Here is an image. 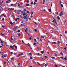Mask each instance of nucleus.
Returning <instances> with one entry per match:
<instances>
[{
	"label": "nucleus",
	"mask_w": 67,
	"mask_h": 67,
	"mask_svg": "<svg viewBox=\"0 0 67 67\" xmlns=\"http://www.w3.org/2000/svg\"><path fill=\"white\" fill-rule=\"evenodd\" d=\"M23 18L24 19L26 20V19H28L29 18V16H24Z\"/></svg>",
	"instance_id": "f257e3e1"
},
{
	"label": "nucleus",
	"mask_w": 67,
	"mask_h": 67,
	"mask_svg": "<svg viewBox=\"0 0 67 67\" xmlns=\"http://www.w3.org/2000/svg\"><path fill=\"white\" fill-rule=\"evenodd\" d=\"M63 14H64V13H63V12H61L60 13V14L59 15L60 16H62V15H63Z\"/></svg>",
	"instance_id": "f03ea898"
},
{
	"label": "nucleus",
	"mask_w": 67,
	"mask_h": 67,
	"mask_svg": "<svg viewBox=\"0 0 67 67\" xmlns=\"http://www.w3.org/2000/svg\"><path fill=\"white\" fill-rule=\"evenodd\" d=\"M9 11H11V10H14V8H9Z\"/></svg>",
	"instance_id": "7ed1b4c3"
},
{
	"label": "nucleus",
	"mask_w": 67,
	"mask_h": 67,
	"mask_svg": "<svg viewBox=\"0 0 67 67\" xmlns=\"http://www.w3.org/2000/svg\"><path fill=\"white\" fill-rule=\"evenodd\" d=\"M21 26H25V23H24L22 24H21Z\"/></svg>",
	"instance_id": "20e7f679"
},
{
	"label": "nucleus",
	"mask_w": 67,
	"mask_h": 67,
	"mask_svg": "<svg viewBox=\"0 0 67 67\" xmlns=\"http://www.w3.org/2000/svg\"><path fill=\"white\" fill-rule=\"evenodd\" d=\"M15 46V45H14L12 46V49H14V47Z\"/></svg>",
	"instance_id": "39448f33"
},
{
	"label": "nucleus",
	"mask_w": 67,
	"mask_h": 67,
	"mask_svg": "<svg viewBox=\"0 0 67 67\" xmlns=\"http://www.w3.org/2000/svg\"><path fill=\"white\" fill-rule=\"evenodd\" d=\"M9 24H11L12 25L13 24V23L12 22H10Z\"/></svg>",
	"instance_id": "423d86ee"
},
{
	"label": "nucleus",
	"mask_w": 67,
	"mask_h": 67,
	"mask_svg": "<svg viewBox=\"0 0 67 67\" xmlns=\"http://www.w3.org/2000/svg\"><path fill=\"white\" fill-rule=\"evenodd\" d=\"M49 12H51V9H49Z\"/></svg>",
	"instance_id": "0eeeda50"
},
{
	"label": "nucleus",
	"mask_w": 67,
	"mask_h": 67,
	"mask_svg": "<svg viewBox=\"0 0 67 67\" xmlns=\"http://www.w3.org/2000/svg\"><path fill=\"white\" fill-rule=\"evenodd\" d=\"M34 23L35 24H36V25H38V23H36L35 22H34Z\"/></svg>",
	"instance_id": "6e6552de"
},
{
	"label": "nucleus",
	"mask_w": 67,
	"mask_h": 67,
	"mask_svg": "<svg viewBox=\"0 0 67 67\" xmlns=\"http://www.w3.org/2000/svg\"><path fill=\"white\" fill-rule=\"evenodd\" d=\"M29 5H30V4H26V7H27V6H29Z\"/></svg>",
	"instance_id": "1a4fd4ad"
},
{
	"label": "nucleus",
	"mask_w": 67,
	"mask_h": 67,
	"mask_svg": "<svg viewBox=\"0 0 67 67\" xmlns=\"http://www.w3.org/2000/svg\"><path fill=\"white\" fill-rule=\"evenodd\" d=\"M19 8L21 9H22V8H23V7L22 6H20L19 7Z\"/></svg>",
	"instance_id": "9d476101"
},
{
	"label": "nucleus",
	"mask_w": 67,
	"mask_h": 67,
	"mask_svg": "<svg viewBox=\"0 0 67 67\" xmlns=\"http://www.w3.org/2000/svg\"><path fill=\"white\" fill-rule=\"evenodd\" d=\"M29 0H27V3H29Z\"/></svg>",
	"instance_id": "9b49d317"
},
{
	"label": "nucleus",
	"mask_w": 67,
	"mask_h": 67,
	"mask_svg": "<svg viewBox=\"0 0 67 67\" xmlns=\"http://www.w3.org/2000/svg\"><path fill=\"white\" fill-rule=\"evenodd\" d=\"M41 52L42 54H44V51H41Z\"/></svg>",
	"instance_id": "f8f14e48"
},
{
	"label": "nucleus",
	"mask_w": 67,
	"mask_h": 67,
	"mask_svg": "<svg viewBox=\"0 0 67 67\" xmlns=\"http://www.w3.org/2000/svg\"><path fill=\"white\" fill-rule=\"evenodd\" d=\"M16 29H15V28H14V31H15L16 30Z\"/></svg>",
	"instance_id": "ddd939ff"
},
{
	"label": "nucleus",
	"mask_w": 67,
	"mask_h": 67,
	"mask_svg": "<svg viewBox=\"0 0 67 67\" xmlns=\"http://www.w3.org/2000/svg\"><path fill=\"white\" fill-rule=\"evenodd\" d=\"M25 15H26L25 16H29L28 14H27L26 13H25Z\"/></svg>",
	"instance_id": "4468645a"
},
{
	"label": "nucleus",
	"mask_w": 67,
	"mask_h": 67,
	"mask_svg": "<svg viewBox=\"0 0 67 67\" xmlns=\"http://www.w3.org/2000/svg\"><path fill=\"white\" fill-rule=\"evenodd\" d=\"M34 41L35 42H36L37 41H36V39H34Z\"/></svg>",
	"instance_id": "2eb2a0df"
},
{
	"label": "nucleus",
	"mask_w": 67,
	"mask_h": 67,
	"mask_svg": "<svg viewBox=\"0 0 67 67\" xmlns=\"http://www.w3.org/2000/svg\"><path fill=\"white\" fill-rule=\"evenodd\" d=\"M52 58V59H55V57H51Z\"/></svg>",
	"instance_id": "dca6fc26"
},
{
	"label": "nucleus",
	"mask_w": 67,
	"mask_h": 67,
	"mask_svg": "<svg viewBox=\"0 0 67 67\" xmlns=\"http://www.w3.org/2000/svg\"><path fill=\"white\" fill-rule=\"evenodd\" d=\"M26 45H28V46H30V44L28 43V44H26Z\"/></svg>",
	"instance_id": "f3484780"
},
{
	"label": "nucleus",
	"mask_w": 67,
	"mask_h": 67,
	"mask_svg": "<svg viewBox=\"0 0 67 67\" xmlns=\"http://www.w3.org/2000/svg\"><path fill=\"white\" fill-rule=\"evenodd\" d=\"M29 27H27L26 28V30L27 31H28L29 30Z\"/></svg>",
	"instance_id": "a211bd4d"
},
{
	"label": "nucleus",
	"mask_w": 67,
	"mask_h": 67,
	"mask_svg": "<svg viewBox=\"0 0 67 67\" xmlns=\"http://www.w3.org/2000/svg\"><path fill=\"white\" fill-rule=\"evenodd\" d=\"M28 55H32V54L31 53H30Z\"/></svg>",
	"instance_id": "6ab92c4d"
},
{
	"label": "nucleus",
	"mask_w": 67,
	"mask_h": 67,
	"mask_svg": "<svg viewBox=\"0 0 67 67\" xmlns=\"http://www.w3.org/2000/svg\"><path fill=\"white\" fill-rule=\"evenodd\" d=\"M53 32H54L52 30H51V33H52Z\"/></svg>",
	"instance_id": "aec40b11"
},
{
	"label": "nucleus",
	"mask_w": 67,
	"mask_h": 67,
	"mask_svg": "<svg viewBox=\"0 0 67 67\" xmlns=\"http://www.w3.org/2000/svg\"><path fill=\"white\" fill-rule=\"evenodd\" d=\"M58 20H60V18L59 17V16H58Z\"/></svg>",
	"instance_id": "412c9836"
},
{
	"label": "nucleus",
	"mask_w": 67,
	"mask_h": 67,
	"mask_svg": "<svg viewBox=\"0 0 67 67\" xmlns=\"http://www.w3.org/2000/svg\"><path fill=\"white\" fill-rule=\"evenodd\" d=\"M41 38H44V37L43 36H41Z\"/></svg>",
	"instance_id": "4be33fe9"
},
{
	"label": "nucleus",
	"mask_w": 67,
	"mask_h": 67,
	"mask_svg": "<svg viewBox=\"0 0 67 67\" xmlns=\"http://www.w3.org/2000/svg\"><path fill=\"white\" fill-rule=\"evenodd\" d=\"M17 32L18 33H19V32H20V30H19Z\"/></svg>",
	"instance_id": "5701e85b"
},
{
	"label": "nucleus",
	"mask_w": 67,
	"mask_h": 67,
	"mask_svg": "<svg viewBox=\"0 0 67 67\" xmlns=\"http://www.w3.org/2000/svg\"><path fill=\"white\" fill-rule=\"evenodd\" d=\"M34 30H34V31L35 32H36V31H37V30H36V29H34Z\"/></svg>",
	"instance_id": "b1692460"
},
{
	"label": "nucleus",
	"mask_w": 67,
	"mask_h": 67,
	"mask_svg": "<svg viewBox=\"0 0 67 67\" xmlns=\"http://www.w3.org/2000/svg\"><path fill=\"white\" fill-rule=\"evenodd\" d=\"M27 34H28V35H30V36H31V35H30V34H31V33H30V34H29V33L27 32Z\"/></svg>",
	"instance_id": "393cba45"
},
{
	"label": "nucleus",
	"mask_w": 67,
	"mask_h": 67,
	"mask_svg": "<svg viewBox=\"0 0 67 67\" xmlns=\"http://www.w3.org/2000/svg\"><path fill=\"white\" fill-rule=\"evenodd\" d=\"M55 66L56 67H58V66H57V65H55Z\"/></svg>",
	"instance_id": "a878e982"
},
{
	"label": "nucleus",
	"mask_w": 67,
	"mask_h": 67,
	"mask_svg": "<svg viewBox=\"0 0 67 67\" xmlns=\"http://www.w3.org/2000/svg\"><path fill=\"white\" fill-rule=\"evenodd\" d=\"M20 56H21V55H23V53H22L21 54H20Z\"/></svg>",
	"instance_id": "bb28decb"
},
{
	"label": "nucleus",
	"mask_w": 67,
	"mask_h": 67,
	"mask_svg": "<svg viewBox=\"0 0 67 67\" xmlns=\"http://www.w3.org/2000/svg\"><path fill=\"white\" fill-rule=\"evenodd\" d=\"M20 56V54H19V55H17V57H19Z\"/></svg>",
	"instance_id": "cd10ccee"
},
{
	"label": "nucleus",
	"mask_w": 67,
	"mask_h": 67,
	"mask_svg": "<svg viewBox=\"0 0 67 67\" xmlns=\"http://www.w3.org/2000/svg\"><path fill=\"white\" fill-rule=\"evenodd\" d=\"M33 12H32L31 13V15H32V14H33Z\"/></svg>",
	"instance_id": "c85d7f7f"
},
{
	"label": "nucleus",
	"mask_w": 67,
	"mask_h": 67,
	"mask_svg": "<svg viewBox=\"0 0 67 67\" xmlns=\"http://www.w3.org/2000/svg\"><path fill=\"white\" fill-rule=\"evenodd\" d=\"M30 13V12L29 11H27V13Z\"/></svg>",
	"instance_id": "c756f323"
},
{
	"label": "nucleus",
	"mask_w": 67,
	"mask_h": 67,
	"mask_svg": "<svg viewBox=\"0 0 67 67\" xmlns=\"http://www.w3.org/2000/svg\"><path fill=\"white\" fill-rule=\"evenodd\" d=\"M60 58H62V59H63L64 58L63 57H60Z\"/></svg>",
	"instance_id": "7c9ffc66"
},
{
	"label": "nucleus",
	"mask_w": 67,
	"mask_h": 67,
	"mask_svg": "<svg viewBox=\"0 0 67 67\" xmlns=\"http://www.w3.org/2000/svg\"><path fill=\"white\" fill-rule=\"evenodd\" d=\"M18 36H20V35H21L20 33H18Z\"/></svg>",
	"instance_id": "2f4dec72"
},
{
	"label": "nucleus",
	"mask_w": 67,
	"mask_h": 67,
	"mask_svg": "<svg viewBox=\"0 0 67 67\" xmlns=\"http://www.w3.org/2000/svg\"><path fill=\"white\" fill-rule=\"evenodd\" d=\"M14 28H15V29H16L17 28V27H16V26H15V27Z\"/></svg>",
	"instance_id": "473e14b6"
},
{
	"label": "nucleus",
	"mask_w": 67,
	"mask_h": 67,
	"mask_svg": "<svg viewBox=\"0 0 67 67\" xmlns=\"http://www.w3.org/2000/svg\"><path fill=\"white\" fill-rule=\"evenodd\" d=\"M10 48H12V46H10Z\"/></svg>",
	"instance_id": "72a5a7b5"
},
{
	"label": "nucleus",
	"mask_w": 67,
	"mask_h": 67,
	"mask_svg": "<svg viewBox=\"0 0 67 67\" xmlns=\"http://www.w3.org/2000/svg\"><path fill=\"white\" fill-rule=\"evenodd\" d=\"M58 44H60V42L59 41H58Z\"/></svg>",
	"instance_id": "f704fd0d"
},
{
	"label": "nucleus",
	"mask_w": 67,
	"mask_h": 67,
	"mask_svg": "<svg viewBox=\"0 0 67 67\" xmlns=\"http://www.w3.org/2000/svg\"><path fill=\"white\" fill-rule=\"evenodd\" d=\"M33 2H31V4H33Z\"/></svg>",
	"instance_id": "c9c22d12"
},
{
	"label": "nucleus",
	"mask_w": 67,
	"mask_h": 67,
	"mask_svg": "<svg viewBox=\"0 0 67 67\" xmlns=\"http://www.w3.org/2000/svg\"><path fill=\"white\" fill-rule=\"evenodd\" d=\"M64 59L65 60H67V59L65 58H64Z\"/></svg>",
	"instance_id": "e433bc0d"
},
{
	"label": "nucleus",
	"mask_w": 67,
	"mask_h": 67,
	"mask_svg": "<svg viewBox=\"0 0 67 67\" xmlns=\"http://www.w3.org/2000/svg\"><path fill=\"white\" fill-rule=\"evenodd\" d=\"M44 66H45V67H46V66H47V64H45Z\"/></svg>",
	"instance_id": "4c0bfd02"
},
{
	"label": "nucleus",
	"mask_w": 67,
	"mask_h": 67,
	"mask_svg": "<svg viewBox=\"0 0 67 67\" xmlns=\"http://www.w3.org/2000/svg\"><path fill=\"white\" fill-rule=\"evenodd\" d=\"M18 6H20V4H19L18 3Z\"/></svg>",
	"instance_id": "58836bf2"
},
{
	"label": "nucleus",
	"mask_w": 67,
	"mask_h": 67,
	"mask_svg": "<svg viewBox=\"0 0 67 67\" xmlns=\"http://www.w3.org/2000/svg\"><path fill=\"white\" fill-rule=\"evenodd\" d=\"M60 54H62V56H63V53H60Z\"/></svg>",
	"instance_id": "ea45409f"
},
{
	"label": "nucleus",
	"mask_w": 67,
	"mask_h": 67,
	"mask_svg": "<svg viewBox=\"0 0 67 67\" xmlns=\"http://www.w3.org/2000/svg\"><path fill=\"white\" fill-rule=\"evenodd\" d=\"M13 59H14V58H13V57L12 58H11V59L12 60H13Z\"/></svg>",
	"instance_id": "a19ab883"
},
{
	"label": "nucleus",
	"mask_w": 67,
	"mask_h": 67,
	"mask_svg": "<svg viewBox=\"0 0 67 67\" xmlns=\"http://www.w3.org/2000/svg\"><path fill=\"white\" fill-rule=\"evenodd\" d=\"M15 48H17V46H15Z\"/></svg>",
	"instance_id": "79ce46f5"
},
{
	"label": "nucleus",
	"mask_w": 67,
	"mask_h": 67,
	"mask_svg": "<svg viewBox=\"0 0 67 67\" xmlns=\"http://www.w3.org/2000/svg\"><path fill=\"white\" fill-rule=\"evenodd\" d=\"M36 44V43H34L33 44L34 45H35V44Z\"/></svg>",
	"instance_id": "37998d69"
},
{
	"label": "nucleus",
	"mask_w": 67,
	"mask_h": 67,
	"mask_svg": "<svg viewBox=\"0 0 67 67\" xmlns=\"http://www.w3.org/2000/svg\"><path fill=\"white\" fill-rule=\"evenodd\" d=\"M24 11H25V12H26V9H24Z\"/></svg>",
	"instance_id": "c03bdc74"
},
{
	"label": "nucleus",
	"mask_w": 67,
	"mask_h": 67,
	"mask_svg": "<svg viewBox=\"0 0 67 67\" xmlns=\"http://www.w3.org/2000/svg\"><path fill=\"white\" fill-rule=\"evenodd\" d=\"M30 59H33V57H30Z\"/></svg>",
	"instance_id": "a18cd8bd"
},
{
	"label": "nucleus",
	"mask_w": 67,
	"mask_h": 67,
	"mask_svg": "<svg viewBox=\"0 0 67 67\" xmlns=\"http://www.w3.org/2000/svg\"><path fill=\"white\" fill-rule=\"evenodd\" d=\"M37 64H38L39 65H40V64L39 63H38V62H37Z\"/></svg>",
	"instance_id": "49530a36"
},
{
	"label": "nucleus",
	"mask_w": 67,
	"mask_h": 67,
	"mask_svg": "<svg viewBox=\"0 0 67 67\" xmlns=\"http://www.w3.org/2000/svg\"><path fill=\"white\" fill-rule=\"evenodd\" d=\"M31 39H32V37H30V38H29V40H31Z\"/></svg>",
	"instance_id": "de8ad7c7"
},
{
	"label": "nucleus",
	"mask_w": 67,
	"mask_h": 67,
	"mask_svg": "<svg viewBox=\"0 0 67 67\" xmlns=\"http://www.w3.org/2000/svg\"><path fill=\"white\" fill-rule=\"evenodd\" d=\"M54 26H55V27H56V24H54Z\"/></svg>",
	"instance_id": "09e8293b"
},
{
	"label": "nucleus",
	"mask_w": 67,
	"mask_h": 67,
	"mask_svg": "<svg viewBox=\"0 0 67 67\" xmlns=\"http://www.w3.org/2000/svg\"><path fill=\"white\" fill-rule=\"evenodd\" d=\"M58 56V55L57 54H56L55 55V56Z\"/></svg>",
	"instance_id": "8fccbe9b"
},
{
	"label": "nucleus",
	"mask_w": 67,
	"mask_h": 67,
	"mask_svg": "<svg viewBox=\"0 0 67 67\" xmlns=\"http://www.w3.org/2000/svg\"><path fill=\"white\" fill-rule=\"evenodd\" d=\"M1 35H2L3 36V35H4V34H3L2 33H1Z\"/></svg>",
	"instance_id": "3c124183"
},
{
	"label": "nucleus",
	"mask_w": 67,
	"mask_h": 67,
	"mask_svg": "<svg viewBox=\"0 0 67 67\" xmlns=\"http://www.w3.org/2000/svg\"><path fill=\"white\" fill-rule=\"evenodd\" d=\"M44 57L45 58H48V57H47V56H45Z\"/></svg>",
	"instance_id": "603ef678"
},
{
	"label": "nucleus",
	"mask_w": 67,
	"mask_h": 67,
	"mask_svg": "<svg viewBox=\"0 0 67 67\" xmlns=\"http://www.w3.org/2000/svg\"><path fill=\"white\" fill-rule=\"evenodd\" d=\"M4 64L5 65L6 64V62H4Z\"/></svg>",
	"instance_id": "864d4df0"
},
{
	"label": "nucleus",
	"mask_w": 67,
	"mask_h": 67,
	"mask_svg": "<svg viewBox=\"0 0 67 67\" xmlns=\"http://www.w3.org/2000/svg\"><path fill=\"white\" fill-rule=\"evenodd\" d=\"M52 22H53V23H54V22H55V21H54V20H53Z\"/></svg>",
	"instance_id": "5fc2aeb1"
},
{
	"label": "nucleus",
	"mask_w": 67,
	"mask_h": 67,
	"mask_svg": "<svg viewBox=\"0 0 67 67\" xmlns=\"http://www.w3.org/2000/svg\"><path fill=\"white\" fill-rule=\"evenodd\" d=\"M61 6L62 7H63V4H61Z\"/></svg>",
	"instance_id": "6e6d98bb"
},
{
	"label": "nucleus",
	"mask_w": 67,
	"mask_h": 67,
	"mask_svg": "<svg viewBox=\"0 0 67 67\" xmlns=\"http://www.w3.org/2000/svg\"><path fill=\"white\" fill-rule=\"evenodd\" d=\"M37 0H35V2H37Z\"/></svg>",
	"instance_id": "4d7b16f0"
},
{
	"label": "nucleus",
	"mask_w": 67,
	"mask_h": 67,
	"mask_svg": "<svg viewBox=\"0 0 67 67\" xmlns=\"http://www.w3.org/2000/svg\"><path fill=\"white\" fill-rule=\"evenodd\" d=\"M6 56H7V54L5 55L4 56V57H6Z\"/></svg>",
	"instance_id": "13d9d810"
},
{
	"label": "nucleus",
	"mask_w": 67,
	"mask_h": 67,
	"mask_svg": "<svg viewBox=\"0 0 67 67\" xmlns=\"http://www.w3.org/2000/svg\"><path fill=\"white\" fill-rule=\"evenodd\" d=\"M25 15V14L24 13V14L23 15V16H24Z\"/></svg>",
	"instance_id": "bf43d9fd"
},
{
	"label": "nucleus",
	"mask_w": 67,
	"mask_h": 67,
	"mask_svg": "<svg viewBox=\"0 0 67 67\" xmlns=\"http://www.w3.org/2000/svg\"><path fill=\"white\" fill-rule=\"evenodd\" d=\"M2 20V21H4V18H3Z\"/></svg>",
	"instance_id": "052dcab7"
},
{
	"label": "nucleus",
	"mask_w": 67,
	"mask_h": 67,
	"mask_svg": "<svg viewBox=\"0 0 67 67\" xmlns=\"http://www.w3.org/2000/svg\"><path fill=\"white\" fill-rule=\"evenodd\" d=\"M35 4H36V3L35 2H34V5H35Z\"/></svg>",
	"instance_id": "680f3d73"
},
{
	"label": "nucleus",
	"mask_w": 67,
	"mask_h": 67,
	"mask_svg": "<svg viewBox=\"0 0 67 67\" xmlns=\"http://www.w3.org/2000/svg\"><path fill=\"white\" fill-rule=\"evenodd\" d=\"M4 17H5H5H6V15H4Z\"/></svg>",
	"instance_id": "e2e57ef3"
},
{
	"label": "nucleus",
	"mask_w": 67,
	"mask_h": 67,
	"mask_svg": "<svg viewBox=\"0 0 67 67\" xmlns=\"http://www.w3.org/2000/svg\"><path fill=\"white\" fill-rule=\"evenodd\" d=\"M54 44H56V42H53Z\"/></svg>",
	"instance_id": "0e129e2a"
},
{
	"label": "nucleus",
	"mask_w": 67,
	"mask_h": 67,
	"mask_svg": "<svg viewBox=\"0 0 67 67\" xmlns=\"http://www.w3.org/2000/svg\"><path fill=\"white\" fill-rule=\"evenodd\" d=\"M43 1L44 2H45V0H43Z\"/></svg>",
	"instance_id": "69168bd1"
},
{
	"label": "nucleus",
	"mask_w": 67,
	"mask_h": 67,
	"mask_svg": "<svg viewBox=\"0 0 67 67\" xmlns=\"http://www.w3.org/2000/svg\"><path fill=\"white\" fill-rule=\"evenodd\" d=\"M14 55H16V53H14Z\"/></svg>",
	"instance_id": "338daca9"
},
{
	"label": "nucleus",
	"mask_w": 67,
	"mask_h": 67,
	"mask_svg": "<svg viewBox=\"0 0 67 67\" xmlns=\"http://www.w3.org/2000/svg\"><path fill=\"white\" fill-rule=\"evenodd\" d=\"M15 21H17V19L16 18L15 20Z\"/></svg>",
	"instance_id": "774afa93"
}]
</instances>
